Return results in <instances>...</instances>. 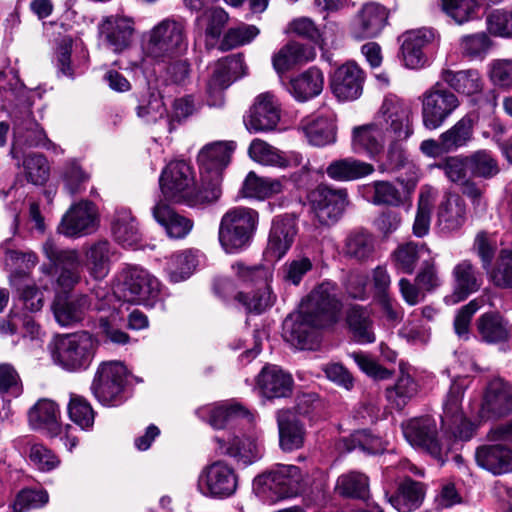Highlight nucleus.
<instances>
[{"label": "nucleus", "instance_id": "f8f14e48", "mask_svg": "<svg viewBox=\"0 0 512 512\" xmlns=\"http://www.w3.org/2000/svg\"><path fill=\"white\" fill-rule=\"evenodd\" d=\"M120 291L127 302L148 304L157 299L161 291L159 280L141 267H129L123 271Z\"/></svg>", "mask_w": 512, "mask_h": 512}, {"label": "nucleus", "instance_id": "a211bd4d", "mask_svg": "<svg viewBox=\"0 0 512 512\" xmlns=\"http://www.w3.org/2000/svg\"><path fill=\"white\" fill-rule=\"evenodd\" d=\"M280 120V104L276 97L265 92L258 95L244 119L246 128L251 132L273 130Z\"/></svg>", "mask_w": 512, "mask_h": 512}, {"label": "nucleus", "instance_id": "6e6d98bb", "mask_svg": "<svg viewBox=\"0 0 512 512\" xmlns=\"http://www.w3.org/2000/svg\"><path fill=\"white\" fill-rule=\"evenodd\" d=\"M231 269L241 283L255 287L270 284L273 276L271 268L262 264L247 265L238 261Z\"/></svg>", "mask_w": 512, "mask_h": 512}, {"label": "nucleus", "instance_id": "0eeeda50", "mask_svg": "<svg viewBox=\"0 0 512 512\" xmlns=\"http://www.w3.org/2000/svg\"><path fill=\"white\" fill-rule=\"evenodd\" d=\"M44 147L56 151L59 147L52 143L44 129L35 121L29 108L19 110L13 115V139L10 155L21 165L24 147Z\"/></svg>", "mask_w": 512, "mask_h": 512}, {"label": "nucleus", "instance_id": "39448f33", "mask_svg": "<svg viewBox=\"0 0 512 512\" xmlns=\"http://www.w3.org/2000/svg\"><path fill=\"white\" fill-rule=\"evenodd\" d=\"M423 126L428 130L440 128L460 106L458 96L437 81L420 96Z\"/></svg>", "mask_w": 512, "mask_h": 512}, {"label": "nucleus", "instance_id": "dca6fc26", "mask_svg": "<svg viewBox=\"0 0 512 512\" xmlns=\"http://www.w3.org/2000/svg\"><path fill=\"white\" fill-rule=\"evenodd\" d=\"M190 175L191 167L187 162L179 160L170 162L159 178L161 196L165 200L186 202L189 205Z\"/></svg>", "mask_w": 512, "mask_h": 512}, {"label": "nucleus", "instance_id": "f257e3e1", "mask_svg": "<svg viewBox=\"0 0 512 512\" xmlns=\"http://www.w3.org/2000/svg\"><path fill=\"white\" fill-rule=\"evenodd\" d=\"M341 310L336 284L324 281L302 301L297 314L285 319L283 337L297 349L313 350L319 345V330L336 324Z\"/></svg>", "mask_w": 512, "mask_h": 512}, {"label": "nucleus", "instance_id": "c9c22d12", "mask_svg": "<svg viewBox=\"0 0 512 512\" xmlns=\"http://www.w3.org/2000/svg\"><path fill=\"white\" fill-rule=\"evenodd\" d=\"M324 86V75L316 67H311L299 76L291 79L289 92L300 102L318 96Z\"/></svg>", "mask_w": 512, "mask_h": 512}, {"label": "nucleus", "instance_id": "a878e982", "mask_svg": "<svg viewBox=\"0 0 512 512\" xmlns=\"http://www.w3.org/2000/svg\"><path fill=\"white\" fill-rule=\"evenodd\" d=\"M454 302L465 300L477 292L483 284V275L477 267L467 259L457 263L452 269Z\"/></svg>", "mask_w": 512, "mask_h": 512}, {"label": "nucleus", "instance_id": "c85d7f7f", "mask_svg": "<svg viewBox=\"0 0 512 512\" xmlns=\"http://www.w3.org/2000/svg\"><path fill=\"white\" fill-rule=\"evenodd\" d=\"M279 429V443L283 451L291 452L300 449L305 440V429L289 409H282L276 415Z\"/></svg>", "mask_w": 512, "mask_h": 512}, {"label": "nucleus", "instance_id": "3c124183", "mask_svg": "<svg viewBox=\"0 0 512 512\" xmlns=\"http://www.w3.org/2000/svg\"><path fill=\"white\" fill-rule=\"evenodd\" d=\"M336 491L344 497L365 500L369 496V478L361 472L349 471L338 477Z\"/></svg>", "mask_w": 512, "mask_h": 512}, {"label": "nucleus", "instance_id": "79ce46f5", "mask_svg": "<svg viewBox=\"0 0 512 512\" xmlns=\"http://www.w3.org/2000/svg\"><path fill=\"white\" fill-rule=\"evenodd\" d=\"M373 171L371 164L351 157L332 161L326 168L327 175L336 181L356 180L370 175Z\"/></svg>", "mask_w": 512, "mask_h": 512}, {"label": "nucleus", "instance_id": "09e8293b", "mask_svg": "<svg viewBox=\"0 0 512 512\" xmlns=\"http://www.w3.org/2000/svg\"><path fill=\"white\" fill-rule=\"evenodd\" d=\"M242 64L240 56L231 55L218 60L213 68L207 84L210 95H218L231 84V70Z\"/></svg>", "mask_w": 512, "mask_h": 512}, {"label": "nucleus", "instance_id": "423d86ee", "mask_svg": "<svg viewBox=\"0 0 512 512\" xmlns=\"http://www.w3.org/2000/svg\"><path fill=\"white\" fill-rule=\"evenodd\" d=\"M95 342L87 332L60 337L53 351L54 361L68 371L86 369L94 356Z\"/></svg>", "mask_w": 512, "mask_h": 512}, {"label": "nucleus", "instance_id": "9b49d317", "mask_svg": "<svg viewBox=\"0 0 512 512\" xmlns=\"http://www.w3.org/2000/svg\"><path fill=\"white\" fill-rule=\"evenodd\" d=\"M199 491L213 498L224 499L232 496L238 487L235 470L224 461H215L205 466L199 474Z\"/></svg>", "mask_w": 512, "mask_h": 512}, {"label": "nucleus", "instance_id": "5701e85b", "mask_svg": "<svg viewBox=\"0 0 512 512\" xmlns=\"http://www.w3.org/2000/svg\"><path fill=\"white\" fill-rule=\"evenodd\" d=\"M234 149L235 143L232 141H216L205 145L197 156L199 174H217L218 177H222Z\"/></svg>", "mask_w": 512, "mask_h": 512}, {"label": "nucleus", "instance_id": "774afa93", "mask_svg": "<svg viewBox=\"0 0 512 512\" xmlns=\"http://www.w3.org/2000/svg\"><path fill=\"white\" fill-rule=\"evenodd\" d=\"M488 32L501 38L512 37V11L507 9H494L486 18Z\"/></svg>", "mask_w": 512, "mask_h": 512}, {"label": "nucleus", "instance_id": "69168bd1", "mask_svg": "<svg viewBox=\"0 0 512 512\" xmlns=\"http://www.w3.org/2000/svg\"><path fill=\"white\" fill-rule=\"evenodd\" d=\"M24 173L28 182L34 185H43L49 178V165L42 154H22L21 159Z\"/></svg>", "mask_w": 512, "mask_h": 512}, {"label": "nucleus", "instance_id": "cd10ccee", "mask_svg": "<svg viewBox=\"0 0 512 512\" xmlns=\"http://www.w3.org/2000/svg\"><path fill=\"white\" fill-rule=\"evenodd\" d=\"M28 419L30 426L35 430L44 431L51 437L62 434L60 409L52 400H39L29 410Z\"/></svg>", "mask_w": 512, "mask_h": 512}, {"label": "nucleus", "instance_id": "f704fd0d", "mask_svg": "<svg viewBox=\"0 0 512 512\" xmlns=\"http://www.w3.org/2000/svg\"><path fill=\"white\" fill-rule=\"evenodd\" d=\"M476 327L481 340L487 344L504 343L510 338L509 323L498 312L482 314Z\"/></svg>", "mask_w": 512, "mask_h": 512}, {"label": "nucleus", "instance_id": "37998d69", "mask_svg": "<svg viewBox=\"0 0 512 512\" xmlns=\"http://www.w3.org/2000/svg\"><path fill=\"white\" fill-rule=\"evenodd\" d=\"M222 179L217 174H199V180L194 181V208L205 209L219 201L222 195Z\"/></svg>", "mask_w": 512, "mask_h": 512}, {"label": "nucleus", "instance_id": "2f4dec72", "mask_svg": "<svg viewBox=\"0 0 512 512\" xmlns=\"http://www.w3.org/2000/svg\"><path fill=\"white\" fill-rule=\"evenodd\" d=\"M433 39L434 32L427 28L411 31L405 35L401 50L406 67L416 69L424 65L423 48Z\"/></svg>", "mask_w": 512, "mask_h": 512}, {"label": "nucleus", "instance_id": "393cba45", "mask_svg": "<svg viewBox=\"0 0 512 512\" xmlns=\"http://www.w3.org/2000/svg\"><path fill=\"white\" fill-rule=\"evenodd\" d=\"M388 19L386 8L370 2L362 6L353 22V35L357 39L376 37L384 28Z\"/></svg>", "mask_w": 512, "mask_h": 512}, {"label": "nucleus", "instance_id": "052dcab7", "mask_svg": "<svg viewBox=\"0 0 512 512\" xmlns=\"http://www.w3.org/2000/svg\"><path fill=\"white\" fill-rule=\"evenodd\" d=\"M260 33L255 25L240 23L235 27L229 28L219 44V50L226 52L237 47L249 44Z\"/></svg>", "mask_w": 512, "mask_h": 512}, {"label": "nucleus", "instance_id": "c03bdc74", "mask_svg": "<svg viewBox=\"0 0 512 512\" xmlns=\"http://www.w3.org/2000/svg\"><path fill=\"white\" fill-rule=\"evenodd\" d=\"M423 498V485L406 479L399 485L397 492L388 497V501L399 512H411L420 506Z\"/></svg>", "mask_w": 512, "mask_h": 512}, {"label": "nucleus", "instance_id": "aec40b11", "mask_svg": "<svg viewBox=\"0 0 512 512\" xmlns=\"http://www.w3.org/2000/svg\"><path fill=\"white\" fill-rule=\"evenodd\" d=\"M199 416L206 419L214 429H224L229 425H253L256 414L240 403H229L199 411Z\"/></svg>", "mask_w": 512, "mask_h": 512}, {"label": "nucleus", "instance_id": "6e6552de", "mask_svg": "<svg viewBox=\"0 0 512 512\" xmlns=\"http://www.w3.org/2000/svg\"><path fill=\"white\" fill-rule=\"evenodd\" d=\"M411 107L395 96L386 97L374 119L391 139L405 141L413 134Z\"/></svg>", "mask_w": 512, "mask_h": 512}, {"label": "nucleus", "instance_id": "ddd939ff", "mask_svg": "<svg viewBox=\"0 0 512 512\" xmlns=\"http://www.w3.org/2000/svg\"><path fill=\"white\" fill-rule=\"evenodd\" d=\"M312 212L324 226H332L342 217L348 203L345 189H333L319 185L310 193Z\"/></svg>", "mask_w": 512, "mask_h": 512}, {"label": "nucleus", "instance_id": "e433bc0d", "mask_svg": "<svg viewBox=\"0 0 512 512\" xmlns=\"http://www.w3.org/2000/svg\"><path fill=\"white\" fill-rule=\"evenodd\" d=\"M153 218L165 228L171 238H183L190 230L189 219L175 213L161 198L152 208Z\"/></svg>", "mask_w": 512, "mask_h": 512}, {"label": "nucleus", "instance_id": "f03ea898", "mask_svg": "<svg viewBox=\"0 0 512 512\" xmlns=\"http://www.w3.org/2000/svg\"><path fill=\"white\" fill-rule=\"evenodd\" d=\"M259 223V213L253 208L236 206L221 217L218 239L227 254H238L252 243Z\"/></svg>", "mask_w": 512, "mask_h": 512}, {"label": "nucleus", "instance_id": "473e14b6", "mask_svg": "<svg viewBox=\"0 0 512 512\" xmlns=\"http://www.w3.org/2000/svg\"><path fill=\"white\" fill-rule=\"evenodd\" d=\"M466 221V204L457 194H448L439 204L437 224L442 231L459 229Z\"/></svg>", "mask_w": 512, "mask_h": 512}, {"label": "nucleus", "instance_id": "6ab92c4d", "mask_svg": "<svg viewBox=\"0 0 512 512\" xmlns=\"http://www.w3.org/2000/svg\"><path fill=\"white\" fill-rule=\"evenodd\" d=\"M402 431L407 442L414 447L428 451L434 457H440L435 420L430 416L410 419L402 424Z\"/></svg>", "mask_w": 512, "mask_h": 512}, {"label": "nucleus", "instance_id": "b1692460", "mask_svg": "<svg viewBox=\"0 0 512 512\" xmlns=\"http://www.w3.org/2000/svg\"><path fill=\"white\" fill-rule=\"evenodd\" d=\"M475 460L479 467L495 476L512 472V449L502 442L478 447Z\"/></svg>", "mask_w": 512, "mask_h": 512}, {"label": "nucleus", "instance_id": "13d9d810", "mask_svg": "<svg viewBox=\"0 0 512 512\" xmlns=\"http://www.w3.org/2000/svg\"><path fill=\"white\" fill-rule=\"evenodd\" d=\"M249 156L255 162L264 166H275L285 168L288 160L282 153L261 139H254L248 149Z\"/></svg>", "mask_w": 512, "mask_h": 512}, {"label": "nucleus", "instance_id": "bf43d9fd", "mask_svg": "<svg viewBox=\"0 0 512 512\" xmlns=\"http://www.w3.org/2000/svg\"><path fill=\"white\" fill-rule=\"evenodd\" d=\"M467 161L468 169L474 177L491 179L500 171L497 160L485 149L471 153L467 156Z\"/></svg>", "mask_w": 512, "mask_h": 512}, {"label": "nucleus", "instance_id": "f3484780", "mask_svg": "<svg viewBox=\"0 0 512 512\" xmlns=\"http://www.w3.org/2000/svg\"><path fill=\"white\" fill-rule=\"evenodd\" d=\"M100 39L115 53L127 49L135 33V21L123 14H113L102 18L98 24Z\"/></svg>", "mask_w": 512, "mask_h": 512}, {"label": "nucleus", "instance_id": "a18cd8bd", "mask_svg": "<svg viewBox=\"0 0 512 512\" xmlns=\"http://www.w3.org/2000/svg\"><path fill=\"white\" fill-rule=\"evenodd\" d=\"M346 322L353 338L359 343H372L375 341L373 324L367 308L354 305L346 313Z\"/></svg>", "mask_w": 512, "mask_h": 512}, {"label": "nucleus", "instance_id": "58836bf2", "mask_svg": "<svg viewBox=\"0 0 512 512\" xmlns=\"http://www.w3.org/2000/svg\"><path fill=\"white\" fill-rule=\"evenodd\" d=\"M440 79V82L447 84L449 88L457 93L473 95L482 90V80L476 70L453 71L443 69L440 73Z\"/></svg>", "mask_w": 512, "mask_h": 512}, {"label": "nucleus", "instance_id": "e2e57ef3", "mask_svg": "<svg viewBox=\"0 0 512 512\" xmlns=\"http://www.w3.org/2000/svg\"><path fill=\"white\" fill-rule=\"evenodd\" d=\"M463 395L464 387L457 382L452 383L447 397L443 403V423L452 426L462 422L463 412L461 403Z\"/></svg>", "mask_w": 512, "mask_h": 512}, {"label": "nucleus", "instance_id": "9d476101", "mask_svg": "<svg viewBox=\"0 0 512 512\" xmlns=\"http://www.w3.org/2000/svg\"><path fill=\"white\" fill-rule=\"evenodd\" d=\"M42 251L57 273V284L71 290L81 279V259L77 250L62 249L53 239H47Z\"/></svg>", "mask_w": 512, "mask_h": 512}, {"label": "nucleus", "instance_id": "de8ad7c7", "mask_svg": "<svg viewBox=\"0 0 512 512\" xmlns=\"http://www.w3.org/2000/svg\"><path fill=\"white\" fill-rule=\"evenodd\" d=\"M112 233L124 247H134L141 240L137 222L128 210L117 211L112 222Z\"/></svg>", "mask_w": 512, "mask_h": 512}, {"label": "nucleus", "instance_id": "8fccbe9b", "mask_svg": "<svg viewBox=\"0 0 512 512\" xmlns=\"http://www.w3.org/2000/svg\"><path fill=\"white\" fill-rule=\"evenodd\" d=\"M374 252V239L364 230L352 231L345 239L343 253L358 262L369 259Z\"/></svg>", "mask_w": 512, "mask_h": 512}, {"label": "nucleus", "instance_id": "49530a36", "mask_svg": "<svg viewBox=\"0 0 512 512\" xmlns=\"http://www.w3.org/2000/svg\"><path fill=\"white\" fill-rule=\"evenodd\" d=\"M283 184L280 179L259 177L254 171H250L241 188L243 196L247 198L266 199L281 193Z\"/></svg>", "mask_w": 512, "mask_h": 512}, {"label": "nucleus", "instance_id": "72a5a7b5", "mask_svg": "<svg viewBox=\"0 0 512 512\" xmlns=\"http://www.w3.org/2000/svg\"><path fill=\"white\" fill-rule=\"evenodd\" d=\"M90 307V298L79 295L72 299L58 298L52 308L54 317L61 326H71L82 321Z\"/></svg>", "mask_w": 512, "mask_h": 512}, {"label": "nucleus", "instance_id": "c756f323", "mask_svg": "<svg viewBox=\"0 0 512 512\" xmlns=\"http://www.w3.org/2000/svg\"><path fill=\"white\" fill-rule=\"evenodd\" d=\"M512 412V391L502 380L492 381L482 404V413L488 417H503Z\"/></svg>", "mask_w": 512, "mask_h": 512}, {"label": "nucleus", "instance_id": "ea45409f", "mask_svg": "<svg viewBox=\"0 0 512 512\" xmlns=\"http://www.w3.org/2000/svg\"><path fill=\"white\" fill-rule=\"evenodd\" d=\"M313 48L297 42H290L282 47L272 58L274 69L281 74L293 66L313 60Z\"/></svg>", "mask_w": 512, "mask_h": 512}, {"label": "nucleus", "instance_id": "4c0bfd02", "mask_svg": "<svg viewBox=\"0 0 512 512\" xmlns=\"http://www.w3.org/2000/svg\"><path fill=\"white\" fill-rule=\"evenodd\" d=\"M391 140L377 123L355 128L353 131V148L355 151H365L374 156L383 151L386 141Z\"/></svg>", "mask_w": 512, "mask_h": 512}, {"label": "nucleus", "instance_id": "5fc2aeb1", "mask_svg": "<svg viewBox=\"0 0 512 512\" xmlns=\"http://www.w3.org/2000/svg\"><path fill=\"white\" fill-rule=\"evenodd\" d=\"M418 388L411 375L402 372L396 383L386 389V397L397 409H403L417 395Z\"/></svg>", "mask_w": 512, "mask_h": 512}, {"label": "nucleus", "instance_id": "338daca9", "mask_svg": "<svg viewBox=\"0 0 512 512\" xmlns=\"http://www.w3.org/2000/svg\"><path fill=\"white\" fill-rule=\"evenodd\" d=\"M490 281L498 288H512V251L503 249L489 272Z\"/></svg>", "mask_w": 512, "mask_h": 512}, {"label": "nucleus", "instance_id": "bb28decb", "mask_svg": "<svg viewBox=\"0 0 512 512\" xmlns=\"http://www.w3.org/2000/svg\"><path fill=\"white\" fill-rule=\"evenodd\" d=\"M296 233L293 219L276 217L269 232L266 253L275 260H280L291 248Z\"/></svg>", "mask_w": 512, "mask_h": 512}, {"label": "nucleus", "instance_id": "2eb2a0df", "mask_svg": "<svg viewBox=\"0 0 512 512\" xmlns=\"http://www.w3.org/2000/svg\"><path fill=\"white\" fill-rule=\"evenodd\" d=\"M98 226L99 213L96 205L88 200H81L63 215L58 231L67 237H81L94 233Z\"/></svg>", "mask_w": 512, "mask_h": 512}, {"label": "nucleus", "instance_id": "a19ab883", "mask_svg": "<svg viewBox=\"0 0 512 512\" xmlns=\"http://www.w3.org/2000/svg\"><path fill=\"white\" fill-rule=\"evenodd\" d=\"M301 129L308 142L316 147L333 144L336 141V126L331 117H317L303 121Z\"/></svg>", "mask_w": 512, "mask_h": 512}, {"label": "nucleus", "instance_id": "7ed1b4c3", "mask_svg": "<svg viewBox=\"0 0 512 512\" xmlns=\"http://www.w3.org/2000/svg\"><path fill=\"white\" fill-rule=\"evenodd\" d=\"M188 46L184 25L173 19H164L150 30L145 49L148 56L166 61L182 56Z\"/></svg>", "mask_w": 512, "mask_h": 512}, {"label": "nucleus", "instance_id": "412c9836", "mask_svg": "<svg viewBox=\"0 0 512 512\" xmlns=\"http://www.w3.org/2000/svg\"><path fill=\"white\" fill-rule=\"evenodd\" d=\"M364 73L354 63H345L338 67L331 78V89L340 100H355L363 90Z\"/></svg>", "mask_w": 512, "mask_h": 512}, {"label": "nucleus", "instance_id": "7c9ffc66", "mask_svg": "<svg viewBox=\"0 0 512 512\" xmlns=\"http://www.w3.org/2000/svg\"><path fill=\"white\" fill-rule=\"evenodd\" d=\"M85 266L96 280L104 279L111 267L114 251L107 240H97L85 249Z\"/></svg>", "mask_w": 512, "mask_h": 512}, {"label": "nucleus", "instance_id": "4468645a", "mask_svg": "<svg viewBox=\"0 0 512 512\" xmlns=\"http://www.w3.org/2000/svg\"><path fill=\"white\" fill-rule=\"evenodd\" d=\"M245 433L240 437L235 435L224 439L216 437L217 450L221 455L231 457L238 465L248 466L261 458V451L257 443L255 422L244 426Z\"/></svg>", "mask_w": 512, "mask_h": 512}, {"label": "nucleus", "instance_id": "4be33fe9", "mask_svg": "<svg viewBox=\"0 0 512 512\" xmlns=\"http://www.w3.org/2000/svg\"><path fill=\"white\" fill-rule=\"evenodd\" d=\"M256 387L266 399L289 397L293 389V378L276 365H265L256 378Z\"/></svg>", "mask_w": 512, "mask_h": 512}, {"label": "nucleus", "instance_id": "4d7b16f0", "mask_svg": "<svg viewBox=\"0 0 512 512\" xmlns=\"http://www.w3.org/2000/svg\"><path fill=\"white\" fill-rule=\"evenodd\" d=\"M235 298L248 312L257 314L272 307L276 300L270 284L259 286L251 293L239 292Z\"/></svg>", "mask_w": 512, "mask_h": 512}, {"label": "nucleus", "instance_id": "864d4df0", "mask_svg": "<svg viewBox=\"0 0 512 512\" xmlns=\"http://www.w3.org/2000/svg\"><path fill=\"white\" fill-rule=\"evenodd\" d=\"M359 448L367 454H377L385 450L384 441L367 430H357L340 441V449L350 452Z\"/></svg>", "mask_w": 512, "mask_h": 512}, {"label": "nucleus", "instance_id": "680f3d73", "mask_svg": "<svg viewBox=\"0 0 512 512\" xmlns=\"http://www.w3.org/2000/svg\"><path fill=\"white\" fill-rule=\"evenodd\" d=\"M425 251L423 244L408 242L400 245L393 253L396 268L403 273L411 274Z\"/></svg>", "mask_w": 512, "mask_h": 512}, {"label": "nucleus", "instance_id": "0e129e2a", "mask_svg": "<svg viewBox=\"0 0 512 512\" xmlns=\"http://www.w3.org/2000/svg\"><path fill=\"white\" fill-rule=\"evenodd\" d=\"M312 269L313 262L309 257L297 256L282 265L279 275L284 283L299 286L305 275Z\"/></svg>", "mask_w": 512, "mask_h": 512}, {"label": "nucleus", "instance_id": "20e7f679", "mask_svg": "<svg viewBox=\"0 0 512 512\" xmlns=\"http://www.w3.org/2000/svg\"><path fill=\"white\" fill-rule=\"evenodd\" d=\"M306 478L307 474L299 467L279 464L275 469L256 478L255 486L271 501H277L301 493L307 486Z\"/></svg>", "mask_w": 512, "mask_h": 512}, {"label": "nucleus", "instance_id": "603ef678", "mask_svg": "<svg viewBox=\"0 0 512 512\" xmlns=\"http://www.w3.org/2000/svg\"><path fill=\"white\" fill-rule=\"evenodd\" d=\"M442 146L454 152L466 146L473 136V121L470 117H462L452 127L441 133Z\"/></svg>", "mask_w": 512, "mask_h": 512}, {"label": "nucleus", "instance_id": "1a4fd4ad", "mask_svg": "<svg viewBox=\"0 0 512 512\" xmlns=\"http://www.w3.org/2000/svg\"><path fill=\"white\" fill-rule=\"evenodd\" d=\"M127 369L118 361L102 363L95 374L91 390L103 405L116 406L123 401Z\"/></svg>", "mask_w": 512, "mask_h": 512}]
</instances>
